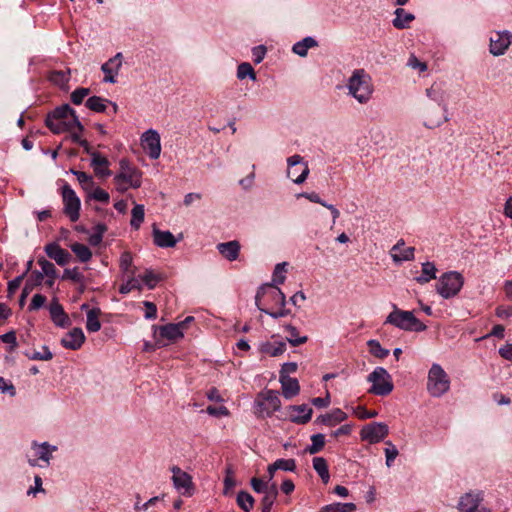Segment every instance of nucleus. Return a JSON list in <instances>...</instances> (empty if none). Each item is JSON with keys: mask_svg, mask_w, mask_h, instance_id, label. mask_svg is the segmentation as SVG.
<instances>
[{"mask_svg": "<svg viewBox=\"0 0 512 512\" xmlns=\"http://www.w3.org/2000/svg\"><path fill=\"white\" fill-rule=\"evenodd\" d=\"M45 124L55 134H61L73 128L84 130L75 110L68 104L56 107L53 111L48 113Z\"/></svg>", "mask_w": 512, "mask_h": 512, "instance_id": "1", "label": "nucleus"}, {"mask_svg": "<svg viewBox=\"0 0 512 512\" xmlns=\"http://www.w3.org/2000/svg\"><path fill=\"white\" fill-rule=\"evenodd\" d=\"M346 87L348 95L360 104L368 103L374 92L371 77L364 69H355L348 78Z\"/></svg>", "mask_w": 512, "mask_h": 512, "instance_id": "2", "label": "nucleus"}, {"mask_svg": "<svg viewBox=\"0 0 512 512\" xmlns=\"http://www.w3.org/2000/svg\"><path fill=\"white\" fill-rule=\"evenodd\" d=\"M392 308L384 324H390L407 332H423L427 329V325L417 319L413 311L401 310L396 304H392Z\"/></svg>", "mask_w": 512, "mask_h": 512, "instance_id": "3", "label": "nucleus"}, {"mask_svg": "<svg viewBox=\"0 0 512 512\" xmlns=\"http://www.w3.org/2000/svg\"><path fill=\"white\" fill-rule=\"evenodd\" d=\"M114 182L120 192H125L129 188H139L142 183V172L131 165L127 159H121L119 172L114 176Z\"/></svg>", "mask_w": 512, "mask_h": 512, "instance_id": "4", "label": "nucleus"}, {"mask_svg": "<svg viewBox=\"0 0 512 512\" xmlns=\"http://www.w3.org/2000/svg\"><path fill=\"white\" fill-rule=\"evenodd\" d=\"M450 384V378L443 367L438 363H433L427 376V391L430 396L442 397L449 391Z\"/></svg>", "mask_w": 512, "mask_h": 512, "instance_id": "5", "label": "nucleus"}, {"mask_svg": "<svg viewBox=\"0 0 512 512\" xmlns=\"http://www.w3.org/2000/svg\"><path fill=\"white\" fill-rule=\"evenodd\" d=\"M425 92L426 96L433 102L437 103L443 111V116L429 118L424 122V125L427 128L433 129L450 120L448 116V106L446 103V93L442 86L437 83H434L431 87L427 88Z\"/></svg>", "mask_w": 512, "mask_h": 512, "instance_id": "6", "label": "nucleus"}, {"mask_svg": "<svg viewBox=\"0 0 512 512\" xmlns=\"http://www.w3.org/2000/svg\"><path fill=\"white\" fill-rule=\"evenodd\" d=\"M464 285V277L457 271L442 274L436 284L437 293L444 299L455 297Z\"/></svg>", "mask_w": 512, "mask_h": 512, "instance_id": "7", "label": "nucleus"}, {"mask_svg": "<svg viewBox=\"0 0 512 512\" xmlns=\"http://www.w3.org/2000/svg\"><path fill=\"white\" fill-rule=\"evenodd\" d=\"M367 381L371 383L368 392L377 396H387L394 388L392 377L384 367H376L367 376Z\"/></svg>", "mask_w": 512, "mask_h": 512, "instance_id": "8", "label": "nucleus"}, {"mask_svg": "<svg viewBox=\"0 0 512 512\" xmlns=\"http://www.w3.org/2000/svg\"><path fill=\"white\" fill-rule=\"evenodd\" d=\"M281 400L276 390H265L261 392L255 401V410L258 417H271L274 412L280 410Z\"/></svg>", "mask_w": 512, "mask_h": 512, "instance_id": "9", "label": "nucleus"}, {"mask_svg": "<svg viewBox=\"0 0 512 512\" xmlns=\"http://www.w3.org/2000/svg\"><path fill=\"white\" fill-rule=\"evenodd\" d=\"M31 449L34 453V458H28V464L31 467L46 468L50 466L51 460L53 458V453L58 450V447L46 441H32Z\"/></svg>", "mask_w": 512, "mask_h": 512, "instance_id": "10", "label": "nucleus"}, {"mask_svg": "<svg viewBox=\"0 0 512 512\" xmlns=\"http://www.w3.org/2000/svg\"><path fill=\"white\" fill-rule=\"evenodd\" d=\"M172 483L175 490L184 497H191L195 493L192 476L178 466L171 467Z\"/></svg>", "mask_w": 512, "mask_h": 512, "instance_id": "11", "label": "nucleus"}, {"mask_svg": "<svg viewBox=\"0 0 512 512\" xmlns=\"http://www.w3.org/2000/svg\"><path fill=\"white\" fill-rule=\"evenodd\" d=\"M63 212L72 222L80 217L81 201L71 186L65 183L62 186Z\"/></svg>", "mask_w": 512, "mask_h": 512, "instance_id": "12", "label": "nucleus"}, {"mask_svg": "<svg viewBox=\"0 0 512 512\" xmlns=\"http://www.w3.org/2000/svg\"><path fill=\"white\" fill-rule=\"evenodd\" d=\"M287 177L295 184H302L309 175L308 163L303 160L299 154L287 158Z\"/></svg>", "mask_w": 512, "mask_h": 512, "instance_id": "13", "label": "nucleus"}, {"mask_svg": "<svg viewBox=\"0 0 512 512\" xmlns=\"http://www.w3.org/2000/svg\"><path fill=\"white\" fill-rule=\"evenodd\" d=\"M484 493L482 491H470L460 497L458 512H491L489 508L482 506Z\"/></svg>", "mask_w": 512, "mask_h": 512, "instance_id": "14", "label": "nucleus"}, {"mask_svg": "<svg viewBox=\"0 0 512 512\" xmlns=\"http://www.w3.org/2000/svg\"><path fill=\"white\" fill-rule=\"evenodd\" d=\"M512 44V32L509 30L494 31L489 38V52L499 57L504 55Z\"/></svg>", "mask_w": 512, "mask_h": 512, "instance_id": "15", "label": "nucleus"}, {"mask_svg": "<svg viewBox=\"0 0 512 512\" xmlns=\"http://www.w3.org/2000/svg\"><path fill=\"white\" fill-rule=\"evenodd\" d=\"M140 143L150 159L156 160L161 155V137L157 130L148 129L142 133Z\"/></svg>", "mask_w": 512, "mask_h": 512, "instance_id": "16", "label": "nucleus"}, {"mask_svg": "<svg viewBox=\"0 0 512 512\" xmlns=\"http://www.w3.org/2000/svg\"><path fill=\"white\" fill-rule=\"evenodd\" d=\"M389 434V427L384 422H372L362 427L360 437L370 444L381 442Z\"/></svg>", "mask_w": 512, "mask_h": 512, "instance_id": "17", "label": "nucleus"}, {"mask_svg": "<svg viewBox=\"0 0 512 512\" xmlns=\"http://www.w3.org/2000/svg\"><path fill=\"white\" fill-rule=\"evenodd\" d=\"M268 297L276 306H286V296L278 286L273 284H263L259 287L255 295L257 307L261 306V299Z\"/></svg>", "mask_w": 512, "mask_h": 512, "instance_id": "18", "label": "nucleus"}, {"mask_svg": "<svg viewBox=\"0 0 512 512\" xmlns=\"http://www.w3.org/2000/svg\"><path fill=\"white\" fill-rule=\"evenodd\" d=\"M158 333L159 338L156 340L157 344L159 346H166L168 343L165 342L164 339L168 340V342H176L184 336L183 323H171L160 326Z\"/></svg>", "mask_w": 512, "mask_h": 512, "instance_id": "19", "label": "nucleus"}, {"mask_svg": "<svg viewBox=\"0 0 512 512\" xmlns=\"http://www.w3.org/2000/svg\"><path fill=\"white\" fill-rule=\"evenodd\" d=\"M122 67V53H117L101 66L102 72L105 74L103 81L105 83H116V76Z\"/></svg>", "mask_w": 512, "mask_h": 512, "instance_id": "20", "label": "nucleus"}, {"mask_svg": "<svg viewBox=\"0 0 512 512\" xmlns=\"http://www.w3.org/2000/svg\"><path fill=\"white\" fill-rule=\"evenodd\" d=\"M414 247H405L403 239L397 241L390 250V256L395 264H401L405 261L414 259Z\"/></svg>", "mask_w": 512, "mask_h": 512, "instance_id": "21", "label": "nucleus"}, {"mask_svg": "<svg viewBox=\"0 0 512 512\" xmlns=\"http://www.w3.org/2000/svg\"><path fill=\"white\" fill-rule=\"evenodd\" d=\"M289 419L296 424H306L311 420L313 410L307 404L290 405L288 407Z\"/></svg>", "mask_w": 512, "mask_h": 512, "instance_id": "22", "label": "nucleus"}, {"mask_svg": "<svg viewBox=\"0 0 512 512\" xmlns=\"http://www.w3.org/2000/svg\"><path fill=\"white\" fill-rule=\"evenodd\" d=\"M49 313L51 320L56 326L66 328L71 325L69 316L56 298H54L49 305Z\"/></svg>", "mask_w": 512, "mask_h": 512, "instance_id": "23", "label": "nucleus"}, {"mask_svg": "<svg viewBox=\"0 0 512 512\" xmlns=\"http://www.w3.org/2000/svg\"><path fill=\"white\" fill-rule=\"evenodd\" d=\"M85 342V335L81 328L75 327L61 339V345L70 350H78Z\"/></svg>", "mask_w": 512, "mask_h": 512, "instance_id": "24", "label": "nucleus"}, {"mask_svg": "<svg viewBox=\"0 0 512 512\" xmlns=\"http://www.w3.org/2000/svg\"><path fill=\"white\" fill-rule=\"evenodd\" d=\"M87 153L91 156V166L94 169L96 175L99 176H110L111 171L109 170V160L98 152L90 151L87 149Z\"/></svg>", "mask_w": 512, "mask_h": 512, "instance_id": "25", "label": "nucleus"}, {"mask_svg": "<svg viewBox=\"0 0 512 512\" xmlns=\"http://www.w3.org/2000/svg\"><path fill=\"white\" fill-rule=\"evenodd\" d=\"M45 252L49 258L53 259L60 266L67 264L71 258L69 252L61 248L57 243L47 244Z\"/></svg>", "mask_w": 512, "mask_h": 512, "instance_id": "26", "label": "nucleus"}, {"mask_svg": "<svg viewBox=\"0 0 512 512\" xmlns=\"http://www.w3.org/2000/svg\"><path fill=\"white\" fill-rule=\"evenodd\" d=\"M153 240L155 245L160 248H171L178 242L170 231H162L155 227L153 228Z\"/></svg>", "mask_w": 512, "mask_h": 512, "instance_id": "27", "label": "nucleus"}, {"mask_svg": "<svg viewBox=\"0 0 512 512\" xmlns=\"http://www.w3.org/2000/svg\"><path fill=\"white\" fill-rule=\"evenodd\" d=\"M279 382L281 383L283 396L286 399H291L298 395L300 386L296 378L279 376Z\"/></svg>", "mask_w": 512, "mask_h": 512, "instance_id": "28", "label": "nucleus"}, {"mask_svg": "<svg viewBox=\"0 0 512 512\" xmlns=\"http://www.w3.org/2000/svg\"><path fill=\"white\" fill-rule=\"evenodd\" d=\"M315 47H318L317 40L312 36H306L293 44L292 52L300 57H306L308 50Z\"/></svg>", "mask_w": 512, "mask_h": 512, "instance_id": "29", "label": "nucleus"}, {"mask_svg": "<svg viewBox=\"0 0 512 512\" xmlns=\"http://www.w3.org/2000/svg\"><path fill=\"white\" fill-rule=\"evenodd\" d=\"M395 18L392 20V24L396 29H406L410 23L415 19L413 13L407 12L403 8H397L394 11Z\"/></svg>", "mask_w": 512, "mask_h": 512, "instance_id": "30", "label": "nucleus"}, {"mask_svg": "<svg viewBox=\"0 0 512 512\" xmlns=\"http://www.w3.org/2000/svg\"><path fill=\"white\" fill-rule=\"evenodd\" d=\"M346 419L347 414L343 412L341 409L336 408L332 410L330 413L320 415L316 421L327 426H334L338 423L343 422Z\"/></svg>", "mask_w": 512, "mask_h": 512, "instance_id": "31", "label": "nucleus"}, {"mask_svg": "<svg viewBox=\"0 0 512 512\" xmlns=\"http://www.w3.org/2000/svg\"><path fill=\"white\" fill-rule=\"evenodd\" d=\"M101 313V309L98 307L88 310L86 313V329L88 332L95 333L101 329V322L99 320Z\"/></svg>", "mask_w": 512, "mask_h": 512, "instance_id": "32", "label": "nucleus"}, {"mask_svg": "<svg viewBox=\"0 0 512 512\" xmlns=\"http://www.w3.org/2000/svg\"><path fill=\"white\" fill-rule=\"evenodd\" d=\"M259 349L262 353L276 357L282 355L286 351V344L283 341H279L277 343L265 341L260 344Z\"/></svg>", "mask_w": 512, "mask_h": 512, "instance_id": "33", "label": "nucleus"}, {"mask_svg": "<svg viewBox=\"0 0 512 512\" xmlns=\"http://www.w3.org/2000/svg\"><path fill=\"white\" fill-rule=\"evenodd\" d=\"M313 469L321 478L324 484H327L330 480V474L328 469V464L325 458L323 457H314L312 460Z\"/></svg>", "mask_w": 512, "mask_h": 512, "instance_id": "34", "label": "nucleus"}, {"mask_svg": "<svg viewBox=\"0 0 512 512\" xmlns=\"http://www.w3.org/2000/svg\"><path fill=\"white\" fill-rule=\"evenodd\" d=\"M436 266L433 262H424L422 263V273L421 275L415 278L416 282L419 284H425L429 281L436 279Z\"/></svg>", "mask_w": 512, "mask_h": 512, "instance_id": "35", "label": "nucleus"}, {"mask_svg": "<svg viewBox=\"0 0 512 512\" xmlns=\"http://www.w3.org/2000/svg\"><path fill=\"white\" fill-rule=\"evenodd\" d=\"M278 496V488L276 483H272V487L268 492L263 494L261 503H262V512H271L272 506L275 503Z\"/></svg>", "mask_w": 512, "mask_h": 512, "instance_id": "36", "label": "nucleus"}, {"mask_svg": "<svg viewBox=\"0 0 512 512\" xmlns=\"http://www.w3.org/2000/svg\"><path fill=\"white\" fill-rule=\"evenodd\" d=\"M284 329L289 333V336L286 337V341L292 346H299L307 342V336H299L298 330L295 326L291 324H287L284 326Z\"/></svg>", "mask_w": 512, "mask_h": 512, "instance_id": "37", "label": "nucleus"}, {"mask_svg": "<svg viewBox=\"0 0 512 512\" xmlns=\"http://www.w3.org/2000/svg\"><path fill=\"white\" fill-rule=\"evenodd\" d=\"M355 510H356V505L354 503L335 502V503L323 506L319 512H354Z\"/></svg>", "mask_w": 512, "mask_h": 512, "instance_id": "38", "label": "nucleus"}, {"mask_svg": "<svg viewBox=\"0 0 512 512\" xmlns=\"http://www.w3.org/2000/svg\"><path fill=\"white\" fill-rule=\"evenodd\" d=\"M325 445V435L322 433L311 436V444L305 448V452L314 455L320 452Z\"/></svg>", "mask_w": 512, "mask_h": 512, "instance_id": "39", "label": "nucleus"}, {"mask_svg": "<svg viewBox=\"0 0 512 512\" xmlns=\"http://www.w3.org/2000/svg\"><path fill=\"white\" fill-rule=\"evenodd\" d=\"M236 502L243 511L249 512L253 508L255 500L250 493L240 491L236 496Z\"/></svg>", "mask_w": 512, "mask_h": 512, "instance_id": "40", "label": "nucleus"}, {"mask_svg": "<svg viewBox=\"0 0 512 512\" xmlns=\"http://www.w3.org/2000/svg\"><path fill=\"white\" fill-rule=\"evenodd\" d=\"M107 103H110V101L107 99L99 96H92L86 100L85 105L90 110L101 113L105 111Z\"/></svg>", "mask_w": 512, "mask_h": 512, "instance_id": "41", "label": "nucleus"}, {"mask_svg": "<svg viewBox=\"0 0 512 512\" xmlns=\"http://www.w3.org/2000/svg\"><path fill=\"white\" fill-rule=\"evenodd\" d=\"M70 248L81 262H87L92 257V253L88 246L82 243H74L70 246Z\"/></svg>", "mask_w": 512, "mask_h": 512, "instance_id": "42", "label": "nucleus"}, {"mask_svg": "<svg viewBox=\"0 0 512 512\" xmlns=\"http://www.w3.org/2000/svg\"><path fill=\"white\" fill-rule=\"evenodd\" d=\"M367 346L369 347V352L376 358L383 359L389 355V350L383 348L378 340H368Z\"/></svg>", "mask_w": 512, "mask_h": 512, "instance_id": "43", "label": "nucleus"}, {"mask_svg": "<svg viewBox=\"0 0 512 512\" xmlns=\"http://www.w3.org/2000/svg\"><path fill=\"white\" fill-rule=\"evenodd\" d=\"M70 172L76 176L78 182L85 191H90L94 187L93 177L85 172L71 169Z\"/></svg>", "mask_w": 512, "mask_h": 512, "instance_id": "44", "label": "nucleus"}, {"mask_svg": "<svg viewBox=\"0 0 512 512\" xmlns=\"http://www.w3.org/2000/svg\"><path fill=\"white\" fill-rule=\"evenodd\" d=\"M131 275H134V271H131ZM135 289L141 290L142 284L139 277L131 276L125 283L120 286L119 292L121 294H128Z\"/></svg>", "mask_w": 512, "mask_h": 512, "instance_id": "45", "label": "nucleus"}, {"mask_svg": "<svg viewBox=\"0 0 512 512\" xmlns=\"http://www.w3.org/2000/svg\"><path fill=\"white\" fill-rule=\"evenodd\" d=\"M286 262L276 264L273 275H272V283L274 286H278L283 284L286 279Z\"/></svg>", "mask_w": 512, "mask_h": 512, "instance_id": "46", "label": "nucleus"}, {"mask_svg": "<svg viewBox=\"0 0 512 512\" xmlns=\"http://www.w3.org/2000/svg\"><path fill=\"white\" fill-rule=\"evenodd\" d=\"M237 78L240 80L249 78L250 80L255 81L256 74L252 65L248 62H243L239 64L237 68Z\"/></svg>", "mask_w": 512, "mask_h": 512, "instance_id": "47", "label": "nucleus"}, {"mask_svg": "<svg viewBox=\"0 0 512 512\" xmlns=\"http://www.w3.org/2000/svg\"><path fill=\"white\" fill-rule=\"evenodd\" d=\"M144 206L141 204H136L131 211V221L130 224L134 229H138L144 220Z\"/></svg>", "mask_w": 512, "mask_h": 512, "instance_id": "48", "label": "nucleus"}, {"mask_svg": "<svg viewBox=\"0 0 512 512\" xmlns=\"http://www.w3.org/2000/svg\"><path fill=\"white\" fill-rule=\"evenodd\" d=\"M69 79V71H53L49 76V80L59 87H64L68 83Z\"/></svg>", "mask_w": 512, "mask_h": 512, "instance_id": "49", "label": "nucleus"}, {"mask_svg": "<svg viewBox=\"0 0 512 512\" xmlns=\"http://www.w3.org/2000/svg\"><path fill=\"white\" fill-rule=\"evenodd\" d=\"M25 355L30 360L49 361L53 358L52 352L46 345L42 347V351L26 352Z\"/></svg>", "mask_w": 512, "mask_h": 512, "instance_id": "50", "label": "nucleus"}, {"mask_svg": "<svg viewBox=\"0 0 512 512\" xmlns=\"http://www.w3.org/2000/svg\"><path fill=\"white\" fill-rule=\"evenodd\" d=\"M139 279L141 284L143 283L149 289L155 288L160 281L159 275L155 274L152 270H146L143 275L139 276Z\"/></svg>", "mask_w": 512, "mask_h": 512, "instance_id": "51", "label": "nucleus"}, {"mask_svg": "<svg viewBox=\"0 0 512 512\" xmlns=\"http://www.w3.org/2000/svg\"><path fill=\"white\" fill-rule=\"evenodd\" d=\"M38 264L41 267V272L47 277V278H56V268L53 263L45 259L44 257H40L38 259Z\"/></svg>", "mask_w": 512, "mask_h": 512, "instance_id": "52", "label": "nucleus"}, {"mask_svg": "<svg viewBox=\"0 0 512 512\" xmlns=\"http://www.w3.org/2000/svg\"><path fill=\"white\" fill-rule=\"evenodd\" d=\"M385 444L386 447L384 449V453L386 457V466L391 467L399 452L397 447L391 441H386Z\"/></svg>", "mask_w": 512, "mask_h": 512, "instance_id": "53", "label": "nucleus"}, {"mask_svg": "<svg viewBox=\"0 0 512 512\" xmlns=\"http://www.w3.org/2000/svg\"><path fill=\"white\" fill-rule=\"evenodd\" d=\"M273 468L277 470L294 472L296 470V461L294 459H277L275 462H273Z\"/></svg>", "mask_w": 512, "mask_h": 512, "instance_id": "54", "label": "nucleus"}, {"mask_svg": "<svg viewBox=\"0 0 512 512\" xmlns=\"http://www.w3.org/2000/svg\"><path fill=\"white\" fill-rule=\"evenodd\" d=\"M240 244L238 241L233 240L226 242V260L234 261L239 257Z\"/></svg>", "mask_w": 512, "mask_h": 512, "instance_id": "55", "label": "nucleus"}, {"mask_svg": "<svg viewBox=\"0 0 512 512\" xmlns=\"http://www.w3.org/2000/svg\"><path fill=\"white\" fill-rule=\"evenodd\" d=\"M89 198L94 199L98 202L108 203L110 196L108 192L100 187H93L90 191H87Z\"/></svg>", "mask_w": 512, "mask_h": 512, "instance_id": "56", "label": "nucleus"}, {"mask_svg": "<svg viewBox=\"0 0 512 512\" xmlns=\"http://www.w3.org/2000/svg\"><path fill=\"white\" fill-rule=\"evenodd\" d=\"M250 484H251L252 489L256 493H262V494H265L266 492H268L269 489L272 487V483H268L267 481L265 482L262 479L256 478V477L251 479Z\"/></svg>", "mask_w": 512, "mask_h": 512, "instance_id": "57", "label": "nucleus"}, {"mask_svg": "<svg viewBox=\"0 0 512 512\" xmlns=\"http://www.w3.org/2000/svg\"><path fill=\"white\" fill-rule=\"evenodd\" d=\"M259 310L262 313H265V314L269 315L270 317H272L274 319H279V318H282V317H286L291 312L289 309L286 308V306H278L277 310H269V309L264 308V307H259Z\"/></svg>", "mask_w": 512, "mask_h": 512, "instance_id": "58", "label": "nucleus"}, {"mask_svg": "<svg viewBox=\"0 0 512 512\" xmlns=\"http://www.w3.org/2000/svg\"><path fill=\"white\" fill-rule=\"evenodd\" d=\"M136 499L137 500L134 504V510L136 512H143V511H147L150 507L154 506L157 502H159L160 497L159 496L152 497L145 503H141L139 495H137Z\"/></svg>", "mask_w": 512, "mask_h": 512, "instance_id": "59", "label": "nucleus"}, {"mask_svg": "<svg viewBox=\"0 0 512 512\" xmlns=\"http://www.w3.org/2000/svg\"><path fill=\"white\" fill-rule=\"evenodd\" d=\"M63 279H70L73 282L80 283L84 279V275L78 268H67L64 270Z\"/></svg>", "mask_w": 512, "mask_h": 512, "instance_id": "60", "label": "nucleus"}, {"mask_svg": "<svg viewBox=\"0 0 512 512\" xmlns=\"http://www.w3.org/2000/svg\"><path fill=\"white\" fill-rule=\"evenodd\" d=\"M89 92L90 90L88 88H77L71 93V101L75 105H80Z\"/></svg>", "mask_w": 512, "mask_h": 512, "instance_id": "61", "label": "nucleus"}, {"mask_svg": "<svg viewBox=\"0 0 512 512\" xmlns=\"http://www.w3.org/2000/svg\"><path fill=\"white\" fill-rule=\"evenodd\" d=\"M133 258L132 254L128 251H125L121 254L120 257V268L123 272H130V268L132 267Z\"/></svg>", "mask_w": 512, "mask_h": 512, "instance_id": "62", "label": "nucleus"}, {"mask_svg": "<svg viewBox=\"0 0 512 512\" xmlns=\"http://www.w3.org/2000/svg\"><path fill=\"white\" fill-rule=\"evenodd\" d=\"M0 342L10 345L9 351L12 352L17 346L16 334L14 331H9L0 336Z\"/></svg>", "mask_w": 512, "mask_h": 512, "instance_id": "63", "label": "nucleus"}, {"mask_svg": "<svg viewBox=\"0 0 512 512\" xmlns=\"http://www.w3.org/2000/svg\"><path fill=\"white\" fill-rule=\"evenodd\" d=\"M267 49L264 45H258L252 48V58L256 64H259L265 58Z\"/></svg>", "mask_w": 512, "mask_h": 512, "instance_id": "64", "label": "nucleus"}]
</instances>
